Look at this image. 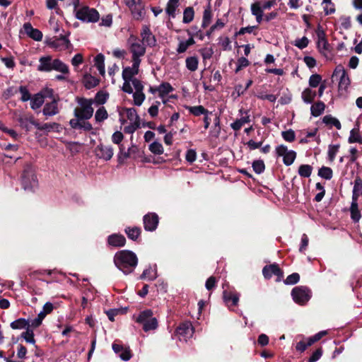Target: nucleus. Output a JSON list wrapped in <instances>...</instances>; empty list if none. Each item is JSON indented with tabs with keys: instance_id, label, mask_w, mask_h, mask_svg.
I'll return each mask as SVG.
<instances>
[{
	"instance_id": "1",
	"label": "nucleus",
	"mask_w": 362,
	"mask_h": 362,
	"mask_svg": "<svg viewBox=\"0 0 362 362\" xmlns=\"http://www.w3.org/2000/svg\"><path fill=\"white\" fill-rule=\"evenodd\" d=\"M115 266L124 274L132 273L138 264V259L135 253L130 250H120L114 256Z\"/></svg>"
},
{
	"instance_id": "2",
	"label": "nucleus",
	"mask_w": 362,
	"mask_h": 362,
	"mask_svg": "<svg viewBox=\"0 0 362 362\" xmlns=\"http://www.w3.org/2000/svg\"><path fill=\"white\" fill-rule=\"evenodd\" d=\"M37 70L45 72L56 71L63 74L69 73V66L65 63L59 59H53L50 55L43 56L39 59Z\"/></svg>"
},
{
	"instance_id": "3",
	"label": "nucleus",
	"mask_w": 362,
	"mask_h": 362,
	"mask_svg": "<svg viewBox=\"0 0 362 362\" xmlns=\"http://www.w3.org/2000/svg\"><path fill=\"white\" fill-rule=\"evenodd\" d=\"M134 320L141 325L145 332L156 330L158 328V322L151 310L147 309L139 312V313L133 316Z\"/></svg>"
},
{
	"instance_id": "4",
	"label": "nucleus",
	"mask_w": 362,
	"mask_h": 362,
	"mask_svg": "<svg viewBox=\"0 0 362 362\" xmlns=\"http://www.w3.org/2000/svg\"><path fill=\"white\" fill-rule=\"evenodd\" d=\"M76 102L78 107L74 109V115L75 117L85 118V119H90L94 112L92 107L93 100L78 97L76 98Z\"/></svg>"
},
{
	"instance_id": "5",
	"label": "nucleus",
	"mask_w": 362,
	"mask_h": 362,
	"mask_svg": "<svg viewBox=\"0 0 362 362\" xmlns=\"http://www.w3.org/2000/svg\"><path fill=\"white\" fill-rule=\"evenodd\" d=\"M75 18L85 23H95L100 21V15L97 9L86 5L78 9Z\"/></svg>"
},
{
	"instance_id": "6",
	"label": "nucleus",
	"mask_w": 362,
	"mask_h": 362,
	"mask_svg": "<svg viewBox=\"0 0 362 362\" xmlns=\"http://www.w3.org/2000/svg\"><path fill=\"white\" fill-rule=\"evenodd\" d=\"M139 62H132V66L125 67L122 71V78L124 83L122 86V90L129 94L133 93L132 86L130 85V81L133 80L134 76L139 73V68L140 66Z\"/></svg>"
},
{
	"instance_id": "7",
	"label": "nucleus",
	"mask_w": 362,
	"mask_h": 362,
	"mask_svg": "<svg viewBox=\"0 0 362 362\" xmlns=\"http://www.w3.org/2000/svg\"><path fill=\"white\" fill-rule=\"evenodd\" d=\"M128 43L129 45L130 52L132 54V62L141 63V57L146 53L145 45L140 42L137 37L132 35H130Z\"/></svg>"
},
{
	"instance_id": "8",
	"label": "nucleus",
	"mask_w": 362,
	"mask_h": 362,
	"mask_svg": "<svg viewBox=\"0 0 362 362\" xmlns=\"http://www.w3.org/2000/svg\"><path fill=\"white\" fill-rule=\"evenodd\" d=\"M332 77L339 78L338 86L339 93L341 95L346 93L350 86L351 81L346 70L341 65H339L335 68Z\"/></svg>"
},
{
	"instance_id": "9",
	"label": "nucleus",
	"mask_w": 362,
	"mask_h": 362,
	"mask_svg": "<svg viewBox=\"0 0 362 362\" xmlns=\"http://www.w3.org/2000/svg\"><path fill=\"white\" fill-rule=\"evenodd\" d=\"M21 182L23 189L26 191L34 190L38 184L36 175L30 168L23 171Z\"/></svg>"
},
{
	"instance_id": "10",
	"label": "nucleus",
	"mask_w": 362,
	"mask_h": 362,
	"mask_svg": "<svg viewBox=\"0 0 362 362\" xmlns=\"http://www.w3.org/2000/svg\"><path fill=\"white\" fill-rule=\"evenodd\" d=\"M124 2L130 8L134 19L142 20L144 18L145 11L142 0H124Z\"/></svg>"
},
{
	"instance_id": "11",
	"label": "nucleus",
	"mask_w": 362,
	"mask_h": 362,
	"mask_svg": "<svg viewBox=\"0 0 362 362\" xmlns=\"http://www.w3.org/2000/svg\"><path fill=\"white\" fill-rule=\"evenodd\" d=\"M275 152L277 156L283 157V162L286 166L292 165L296 158V153L293 150H288L284 145L277 146Z\"/></svg>"
},
{
	"instance_id": "12",
	"label": "nucleus",
	"mask_w": 362,
	"mask_h": 362,
	"mask_svg": "<svg viewBox=\"0 0 362 362\" xmlns=\"http://www.w3.org/2000/svg\"><path fill=\"white\" fill-rule=\"evenodd\" d=\"M291 296L296 303L303 305L310 298L311 293L307 287L298 286L293 288Z\"/></svg>"
},
{
	"instance_id": "13",
	"label": "nucleus",
	"mask_w": 362,
	"mask_h": 362,
	"mask_svg": "<svg viewBox=\"0 0 362 362\" xmlns=\"http://www.w3.org/2000/svg\"><path fill=\"white\" fill-rule=\"evenodd\" d=\"M193 334L194 329L189 322L182 323L176 329V334L181 341H187L192 337Z\"/></svg>"
},
{
	"instance_id": "14",
	"label": "nucleus",
	"mask_w": 362,
	"mask_h": 362,
	"mask_svg": "<svg viewBox=\"0 0 362 362\" xmlns=\"http://www.w3.org/2000/svg\"><path fill=\"white\" fill-rule=\"evenodd\" d=\"M142 44L145 46L153 47L156 45V39L155 35L151 32L149 26L144 25L142 26V29L140 33Z\"/></svg>"
},
{
	"instance_id": "15",
	"label": "nucleus",
	"mask_w": 362,
	"mask_h": 362,
	"mask_svg": "<svg viewBox=\"0 0 362 362\" xmlns=\"http://www.w3.org/2000/svg\"><path fill=\"white\" fill-rule=\"evenodd\" d=\"M158 216L155 213H148L144 216V226L147 231H154L158 224Z\"/></svg>"
},
{
	"instance_id": "16",
	"label": "nucleus",
	"mask_w": 362,
	"mask_h": 362,
	"mask_svg": "<svg viewBox=\"0 0 362 362\" xmlns=\"http://www.w3.org/2000/svg\"><path fill=\"white\" fill-rule=\"evenodd\" d=\"M18 121L20 126L27 132L30 130L32 126L35 127V124L37 122L30 113L20 115L18 117Z\"/></svg>"
},
{
	"instance_id": "17",
	"label": "nucleus",
	"mask_w": 362,
	"mask_h": 362,
	"mask_svg": "<svg viewBox=\"0 0 362 362\" xmlns=\"http://www.w3.org/2000/svg\"><path fill=\"white\" fill-rule=\"evenodd\" d=\"M119 113L120 117L126 115L130 122H140L139 117L134 108L124 107L119 111ZM119 121L122 124H124L126 122V120L122 117H120Z\"/></svg>"
},
{
	"instance_id": "18",
	"label": "nucleus",
	"mask_w": 362,
	"mask_h": 362,
	"mask_svg": "<svg viewBox=\"0 0 362 362\" xmlns=\"http://www.w3.org/2000/svg\"><path fill=\"white\" fill-rule=\"evenodd\" d=\"M95 155L99 158L109 160L113 156V149L110 146L98 145L95 148Z\"/></svg>"
},
{
	"instance_id": "19",
	"label": "nucleus",
	"mask_w": 362,
	"mask_h": 362,
	"mask_svg": "<svg viewBox=\"0 0 362 362\" xmlns=\"http://www.w3.org/2000/svg\"><path fill=\"white\" fill-rule=\"evenodd\" d=\"M58 101L59 98H53L50 103H45L42 110L43 115L46 117H52L57 115L59 112Z\"/></svg>"
},
{
	"instance_id": "20",
	"label": "nucleus",
	"mask_w": 362,
	"mask_h": 362,
	"mask_svg": "<svg viewBox=\"0 0 362 362\" xmlns=\"http://www.w3.org/2000/svg\"><path fill=\"white\" fill-rule=\"evenodd\" d=\"M239 112L241 115V117L230 124V127L235 131L240 130L243 125L250 122V115L247 111L240 109Z\"/></svg>"
},
{
	"instance_id": "21",
	"label": "nucleus",
	"mask_w": 362,
	"mask_h": 362,
	"mask_svg": "<svg viewBox=\"0 0 362 362\" xmlns=\"http://www.w3.org/2000/svg\"><path fill=\"white\" fill-rule=\"evenodd\" d=\"M69 44V40L64 36H62L60 37H54L49 42V45L51 47L60 51L67 49Z\"/></svg>"
},
{
	"instance_id": "22",
	"label": "nucleus",
	"mask_w": 362,
	"mask_h": 362,
	"mask_svg": "<svg viewBox=\"0 0 362 362\" xmlns=\"http://www.w3.org/2000/svg\"><path fill=\"white\" fill-rule=\"evenodd\" d=\"M262 274L266 279H270L272 275H276L279 279L283 276V272L276 264L265 266L262 269Z\"/></svg>"
},
{
	"instance_id": "23",
	"label": "nucleus",
	"mask_w": 362,
	"mask_h": 362,
	"mask_svg": "<svg viewBox=\"0 0 362 362\" xmlns=\"http://www.w3.org/2000/svg\"><path fill=\"white\" fill-rule=\"evenodd\" d=\"M112 346L113 351L119 355L122 360L127 361L131 358L132 354L129 347H124L117 343H113Z\"/></svg>"
},
{
	"instance_id": "24",
	"label": "nucleus",
	"mask_w": 362,
	"mask_h": 362,
	"mask_svg": "<svg viewBox=\"0 0 362 362\" xmlns=\"http://www.w3.org/2000/svg\"><path fill=\"white\" fill-rule=\"evenodd\" d=\"M25 33L30 38L35 41H40L42 39V33L38 29L34 28L30 23H25L23 25Z\"/></svg>"
},
{
	"instance_id": "25",
	"label": "nucleus",
	"mask_w": 362,
	"mask_h": 362,
	"mask_svg": "<svg viewBox=\"0 0 362 362\" xmlns=\"http://www.w3.org/2000/svg\"><path fill=\"white\" fill-rule=\"evenodd\" d=\"M317 47L321 53L325 54L329 50V45L325 38V35L323 30H319L317 32Z\"/></svg>"
},
{
	"instance_id": "26",
	"label": "nucleus",
	"mask_w": 362,
	"mask_h": 362,
	"mask_svg": "<svg viewBox=\"0 0 362 362\" xmlns=\"http://www.w3.org/2000/svg\"><path fill=\"white\" fill-rule=\"evenodd\" d=\"M107 243L112 247H122L125 245L126 239L120 234H112L108 236Z\"/></svg>"
},
{
	"instance_id": "27",
	"label": "nucleus",
	"mask_w": 362,
	"mask_h": 362,
	"mask_svg": "<svg viewBox=\"0 0 362 362\" xmlns=\"http://www.w3.org/2000/svg\"><path fill=\"white\" fill-rule=\"evenodd\" d=\"M189 37L187 40H180L177 48L176 49L177 52L179 54L184 53L187 51V49L192 45L195 43L194 37L190 32H188Z\"/></svg>"
},
{
	"instance_id": "28",
	"label": "nucleus",
	"mask_w": 362,
	"mask_h": 362,
	"mask_svg": "<svg viewBox=\"0 0 362 362\" xmlns=\"http://www.w3.org/2000/svg\"><path fill=\"white\" fill-rule=\"evenodd\" d=\"M158 95L160 98L163 99V103H166L167 100H165V97L168 95L170 93L173 91V88L169 83H162L158 86Z\"/></svg>"
},
{
	"instance_id": "29",
	"label": "nucleus",
	"mask_w": 362,
	"mask_h": 362,
	"mask_svg": "<svg viewBox=\"0 0 362 362\" xmlns=\"http://www.w3.org/2000/svg\"><path fill=\"white\" fill-rule=\"evenodd\" d=\"M180 0H168L165 8V12L170 17H175L176 10L180 6Z\"/></svg>"
},
{
	"instance_id": "30",
	"label": "nucleus",
	"mask_w": 362,
	"mask_h": 362,
	"mask_svg": "<svg viewBox=\"0 0 362 362\" xmlns=\"http://www.w3.org/2000/svg\"><path fill=\"white\" fill-rule=\"evenodd\" d=\"M185 108L189 111L190 114L196 117L200 116L202 115L204 116L206 114H211V112L204 108L202 105L186 106Z\"/></svg>"
},
{
	"instance_id": "31",
	"label": "nucleus",
	"mask_w": 362,
	"mask_h": 362,
	"mask_svg": "<svg viewBox=\"0 0 362 362\" xmlns=\"http://www.w3.org/2000/svg\"><path fill=\"white\" fill-rule=\"evenodd\" d=\"M348 142L349 144L358 143L362 144V135L358 127L354 128L350 131Z\"/></svg>"
},
{
	"instance_id": "32",
	"label": "nucleus",
	"mask_w": 362,
	"mask_h": 362,
	"mask_svg": "<svg viewBox=\"0 0 362 362\" xmlns=\"http://www.w3.org/2000/svg\"><path fill=\"white\" fill-rule=\"evenodd\" d=\"M362 194V180L357 177L354 180V185L352 191V199L358 200L360 195Z\"/></svg>"
},
{
	"instance_id": "33",
	"label": "nucleus",
	"mask_w": 362,
	"mask_h": 362,
	"mask_svg": "<svg viewBox=\"0 0 362 362\" xmlns=\"http://www.w3.org/2000/svg\"><path fill=\"white\" fill-rule=\"evenodd\" d=\"M95 66L97 68L100 74L104 76L105 74V57L103 54H98L94 59Z\"/></svg>"
},
{
	"instance_id": "34",
	"label": "nucleus",
	"mask_w": 362,
	"mask_h": 362,
	"mask_svg": "<svg viewBox=\"0 0 362 362\" xmlns=\"http://www.w3.org/2000/svg\"><path fill=\"white\" fill-rule=\"evenodd\" d=\"M10 326L13 329H27L28 327H30L29 321L25 318H18L13 321Z\"/></svg>"
},
{
	"instance_id": "35",
	"label": "nucleus",
	"mask_w": 362,
	"mask_h": 362,
	"mask_svg": "<svg viewBox=\"0 0 362 362\" xmlns=\"http://www.w3.org/2000/svg\"><path fill=\"white\" fill-rule=\"evenodd\" d=\"M357 201L352 199L350 207L351 217L354 222H358L361 218V212L358 209Z\"/></svg>"
},
{
	"instance_id": "36",
	"label": "nucleus",
	"mask_w": 362,
	"mask_h": 362,
	"mask_svg": "<svg viewBox=\"0 0 362 362\" xmlns=\"http://www.w3.org/2000/svg\"><path fill=\"white\" fill-rule=\"evenodd\" d=\"M83 83L86 88L90 89L99 83V80L90 74H86L83 76Z\"/></svg>"
},
{
	"instance_id": "37",
	"label": "nucleus",
	"mask_w": 362,
	"mask_h": 362,
	"mask_svg": "<svg viewBox=\"0 0 362 362\" xmlns=\"http://www.w3.org/2000/svg\"><path fill=\"white\" fill-rule=\"evenodd\" d=\"M44 103V96L41 93L35 94L30 99V107L33 110L40 108Z\"/></svg>"
},
{
	"instance_id": "38",
	"label": "nucleus",
	"mask_w": 362,
	"mask_h": 362,
	"mask_svg": "<svg viewBox=\"0 0 362 362\" xmlns=\"http://www.w3.org/2000/svg\"><path fill=\"white\" fill-rule=\"evenodd\" d=\"M325 108V105L323 102L319 101L313 104L310 107L311 115L313 117H318L322 114Z\"/></svg>"
},
{
	"instance_id": "39",
	"label": "nucleus",
	"mask_w": 362,
	"mask_h": 362,
	"mask_svg": "<svg viewBox=\"0 0 362 362\" xmlns=\"http://www.w3.org/2000/svg\"><path fill=\"white\" fill-rule=\"evenodd\" d=\"M316 96V93L310 88H305L301 94V97L304 103L310 104L313 102Z\"/></svg>"
},
{
	"instance_id": "40",
	"label": "nucleus",
	"mask_w": 362,
	"mask_h": 362,
	"mask_svg": "<svg viewBox=\"0 0 362 362\" xmlns=\"http://www.w3.org/2000/svg\"><path fill=\"white\" fill-rule=\"evenodd\" d=\"M322 121L325 124L329 126L330 127H335L337 129H341V128L339 120L336 117H332V115L325 116L322 119Z\"/></svg>"
},
{
	"instance_id": "41",
	"label": "nucleus",
	"mask_w": 362,
	"mask_h": 362,
	"mask_svg": "<svg viewBox=\"0 0 362 362\" xmlns=\"http://www.w3.org/2000/svg\"><path fill=\"white\" fill-rule=\"evenodd\" d=\"M185 64L188 70L195 71L198 68V58L197 57H188L185 59Z\"/></svg>"
},
{
	"instance_id": "42",
	"label": "nucleus",
	"mask_w": 362,
	"mask_h": 362,
	"mask_svg": "<svg viewBox=\"0 0 362 362\" xmlns=\"http://www.w3.org/2000/svg\"><path fill=\"white\" fill-rule=\"evenodd\" d=\"M194 17V8L191 6L187 7L183 12L182 22L185 24L191 23Z\"/></svg>"
},
{
	"instance_id": "43",
	"label": "nucleus",
	"mask_w": 362,
	"mask_h": 362,
	"mask_svg": "<svg viewBox=\"0 0 362 362\" xmlns=\"http://www.w3.org/2000/svg\"><path fill=\"white\" fill-rule=\"evenodd\" d=\"M108 117V113L106 110V109L102 106L99 107L95 114V119L96 122L100 123L107 119Z\"/></svg>"
},
{
	"instance_id": "44",
	"label": "nucleus",
	"mask_w": 362,
	"mask_h": 362,
	"mask_svg": "<svg viewBox=\"0 0 362 362\" xmlns=\"http://www.w3.org/2000/svg\"><path fill=\"white\" fill-rule=\"evenodd\" d=\"M313 172V167L308 164L300 165L298 168V175L302 177H309Z\"/></svg>"
},
{
	"instance_id": "45",
	"label": "nucleus",
	"mask_w": 362,
	"mask_h": 362,
	"mask_svg": "<svg viewBox=\"0 0 362 362\" xmlns=\"http://www.w3.org/2000/svg\"><path fill=\"white\" fill-rule=\"evenodd\" d=\"M21 337L29 344H35V340L34 338V332L33 330L30 328V327H28L26 331L23 332Z\"/></svg>"
},
{
	"instance_id": "46",
	"label": "nucleus",
	"mask_w": 362,
	"mask_h": 362,
	"mask_svg": "<svg viewBox=\"0 0 362 362\" xmlns=\"http://www.w3.org/2000/svg\"><path fill=\"white\" fill-rule=\"evenodd\" d=\"M322 5L325 15H329L335 12V6L332 0H322Z\"/></svg>"
},
{
	"instance_id": "47",
	"label": "nucleus",
	"mask_w": 362,
	"mask_h": 362,
	"mask_svg": "<svg viewBox=\"0 0 362 362\" xmlns=\"http://www.w3.org/2000/svg\"><path fill=\"white\" fill-rule=\"evenodd\" d=\"M318 175L322 178L329 180L333 176V172L330 168L323 166L319 169Z\"/></svg>"
},
{
	"instance_id": "48",
	"label": "nucleus",
	"mask_w": 362,
	"mask_h": 362,
	"mask_svg": "<svg viewBox=\"0 0 362 362\" xmlns=\"http://www.w3.org/2000/svg\"><path fill=\"white\" fill-rule=\"evenodd\" d=\"M125 233L129 238L135 240L140 235L141 229L138 227L127 228L125 229Z\"/></svg>"
},
{
	"instance_id": "49",
	"label": "nucleus",
	"mask_w": 362,
	"mask_h": 362,
	"mask_svg": "<svg viewBox=\"0 0 362 362\" xmlns=\"http://www.w3.org/2000/svg\"><path fill=\"white\" fill-rule=\"evenodd\" d=\"M156 277V271L155 269H152L151 267L145 269L141 276V279H145L149 281L154 280Z\"/></svg>"
},
{
	"instance_id": "50",
	"label": "nucleus",
	"mask_w": 362,
	"mask_h": 362,
	"mask_svg": "<svg viewBox=\"0 0 362 362\" xmlns=\"http://www.w3.org/2000/svg\"><path fill=\"white\" fill-rule=\"evenodd\" d=\"M85 118L75 117L69 121V125L74 129H82L83 123H85Z\"/></svg>"
},
{
	"instance_id": "51",
	"label": "nucleus",
	"mask_w": 362,
	"mask_h": 362,
	"mask_svg": "<svg viewBox=\"0 0 362 362\" xmlns=\"http://www.w3.org/2000/svg\"><path fill=\"white\" fill-rule=\"evenodd\" d=\"M251 13L253 16H263L264 11L260 1H256L251 5Z\"/></svg>"
},
{
	"instance_id": "52",
	"label": "nucleus",
	"mask_w": 362,
	"mask_h": 362,
	"mask_svg": "<svg viewBox=\"0 0 362 362\" xmlns=\"http://www.w3.org/2000/svg\"><path fill=\"white\" fill-rule=\"evenodd\" d=\"M146 98L145 94L143 91H137L133 93L134 104L137 106H141Z\"/></svg>"
},
{
	"instance_id": "53",
	"label": "nucleus",
	"mask_w": 362,
	"mask_h": 362,
	"mask_svg": "<svg viewBox=\"0 0 362 362\" xmlns=\"http://www.w3.org/2000/svg\"><path fill=\"white\" fill-rule=\"evenodd\" d=\"M211 18L212 14L211 9L209 8L205 9L203 14L202 27L206 28L210 24Z\"/></svg>"
},
{
	"instance_id": "54",
	"label": "nucleus",
	"mask_w": 362,
	"mask_h": 362,
	"mask_svg": "<svg viewBox=\"0 0 362 362\" xmlns=\"http://www.w3.org/2000/svg\"><path fill=\"white\" fill-rule=\"evenodd\" d=\"M149 150L154 154L160 155L163 153V148L160 143L154 141L149 146Z\"/></svg>"
},
{
	"instance_id": "55",
	"label": "nucleus",
	"mask_w": 362,
	"mask_h": 362,
	"mask_svg": "<svg viewBox=\"0 0 362 362\" xmlns=\"http://www.w3.org/2000/svg\"><path fill=\"white\" fill-rule=\"evenodd\" d=\"M308 43H309L308 38L307 37L304 36L301 38L296 39L295 40V42H293V45L296 47H298L300 49H303L308 45Z\"/></svg>"
},
{
	"instance_id": "56",
	"label": "nucleus",
	"mask_w": 362,
	"mask_h": 362,
	"mask_svg": "<svg viewBox=\"0 0 362 362\" xmlns=\"http://www.w3.org/2000/svg\"><path fill=\"white\" fill-rule=\"evenodd\" d=\"M252 168L257 174H261L265 169L264 163L261 160H255L252 163Z\"/></svg>"
},
{
	"instance_id": "57",
	"label": "nucleus",
	"mask_w": 362,
	"mask_h": 362,
	"mask_svg": "<svg viewBox=\"0 0 362 362\" xmlns=\"http://www.w3.org/2000/svg\"><path fill=\"white\" fill-rule=\"evenodd\" d=\"M322 77L319 74H313L309 78V86L312 88H316L320 85Z\"/></svg>"
},
{
	"instance_id": "58",
	"label": "nucleus",
	"mask_w": 362,
	"mask_h": 362,
	"mask_svg": "<svg viewBox=\"0 0 362 362\" xmlns=\"http://www.w3.org/2000/svg\"><path fill=\"white\" fill-rule=\"evenodd\" d=\"M300 280V276L298 273H293L287 276V278L284 280L285 284L287 285H293L297 284Z\"/></svg>"
},
{
	"instance_id": "59",
	"label": "nucleus",
	"mask_w": 362,
	"mask_h": 362,
	"mask_svg": "<svg viewBox=\"0 0 362 362\" xmlns=\"http://www.w3.org/2000/svg\"><path fill=\"white\" fill-rule=\"evenodd\" d=\"M58 124L57 123H45V124H40L38 122L35 124V128H37L39 130H45L47 132L51 131L54 129V127H57Z\"/></svg>"
},
{
	"instance_id": "60",
	"label": "nucleus",
	"mask_w": 362,
	"mask_h": 362,
	"mask_svg": "<svg viewBox=\"0 0 362 362\" xmlns=\"http://www.w3.org/2000/svg\"><path fill=\"white\" fill-rule=\"evenodd\" d=\"M108 94L105 92H98L95 98V101L99 105H103L106 103L108 98Z\"/></svg>"
},
{
	"instance_id": "61",
	"label": "nucleus",
	"mask_w": 362,
	"mask_h": 362,
	"mask_svg": "<svg viewBox=\"0 0 362 362\" xmlns=\"http://www.w3.org/2000/svg\"><path fill=\"white\" fill-rule=\"evenodd\" d=\"M283 139L288 142H292L295 140L296 134L293 130L289 129L281 132Z\"/></svg>"
},
{
	"instance_id": "62",
	"label": "nucleus",
	"mask_w": 362,
	"mask_h": 362,
	"mask_svg": "<svg viewBox=\"0 0 362 362\" xmlns=\"http://www.w3.org/2000/svg\"><path fill=\"white\" fill-rule=\"evenodd\" d=\"M112 24V16L107 14L105 16L102 17L101 21L99 23L100 26L110 28Z\"/></svg>"
},
{
	"instance_id": "63",
	"label": "nucleus",
	"mask_w": 362,
	"mask_h": 362,
	"mask_svg": "<svg viewBox=\"0 0 362 362\" xmlns=\"http://www.w3.org/2000/svg\"><path fill=\"white\" fill-rule=\"evenodd\" d=\"M339 148V145H330L328 149V156L329 159L331 161H333L336 157L337 153H338Z\"/></svg>"
},
{
	"instance_id": "64",
	"label": "nucleus",
	"mask_w": 362,
	"mask_h": 362,
	"mask_svg": "<svg viewBox=\"0 0 362 362\" xmlns=\"http://www.w3.org/2000/svg\"><path fill=\"white\" fill-rule=\"evenodd\" d=\"M45 317V315L44 314V312L40 311L37 317L31 321V324L30 325V327L34 328L39 327L42 324V322Z\"/></svg>"
}]
</instances>
